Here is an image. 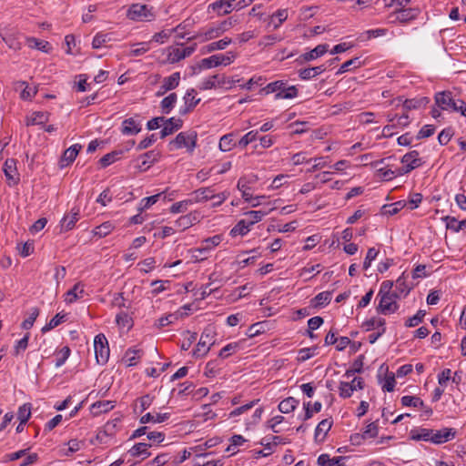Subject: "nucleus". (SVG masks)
Returning <instances> with one entry per match:
<instances>
[{
    "mask_svg": "<svg viewBox=\"0 0 466 466\" xmlns=\"http://www.w3.org/2000/svg\"><path fill=\"white\" fill-rule=\"evenodd\" d=\"M436 106L449 113H461L466 116V104L461 99H456L450 91H442L435 94Z\"/></svg>",
    "mask_w": 466,
    "mask_h": 466,
    "instance_id": "obj_1",
    "label": "nucleus"
},
{
    "mask_svg": "<svg viewBox=\"0 0 466 466\" xmlns=\"http://www.w3.org/2000/svg\"><path fill=\"white\" fill-rule=\"evenodd\" d=\"M354 370H347L343 375L347 380L350 381H340L339 386V394L341 398H350L354 391L362 390L364 386L363 379L360 377H354Z\"/></svg>",
    "mask_w": 466,
    "mask_h": 466,
    "instance_id": "obj_2",
    "label": "nucleus"
},
{
    "mask_svg": "<svg viewBox=\"0 0 466 466\" xmlns=\"http://www.w3.org/2000/svg\"><path fill=\"white\" fill-rule=\"evenodd\" d=\"M196 47L197 44L186 47H184L183 44H179L177 46H169L167 48V60L171 64L177 63L180 60L189 56L196 50Z\"/></svg>",
    "mask_w": 466,
    "mask_h": 466,
    "instance_id": "obj_3",
    "label": "nucleus"
},
{
    "mask_svg": "<svg viewBox=\"0 0 466 466\" xmlns=\"http://www.w3.org/2000/svg\"><path fill=\"white\" fill-rule=\"evenodd\" d=\"M94 350L96 359L98 364H105L109 358L108 342L104 334H98L94 339Z\"/></svg>",
    "mask_w": 466,
    "mask_h": 466,
    "instance_id": "obj_4",
    "label": "nucleus"
},
{
    "mask_svg": "<svg viewBox=\"0 0 466 466\" xmlns=\"http://www.w3.org/2000/svg\"><path fill=\"white\" fill-rule=\"evenodd\" d=\"M215 331L212 327H208L202 332L200 339L194 350L196 357L205 356L210 350V346L214 343Z\"/></svg>",
    "mask_w": 466,
    "mask_h": 466,
    "instance_id": "obj_5",
    "label": "nucleus"
},
{
    "mask_svg": "<svg viewBox=\"0 0 466 466\" xmlns=\"http://www.w3.org/2000/svg\"><path fill=\"white\" fill-rule=\"evenodd\" d=\"M380 302L378 305V311L384 314H392L399 309L396 299L400 298L395 292L392 294H378Z\"/></svg>",
    "mask_w": 466,
    "mask_h": 466,
    "instance_id": "obj_6",
    "label": "nucleus"
},
{
    "mask_svg": "<svg viewBox=\"0 0 466 466\" xmlns=\"http://www.w3.org/2000/svg\"><path fill=\"white\" fill-rule=\"evenodd\" d=\"M402 166L399 167V174L405 175L422 165L421 158L417 151L405 154L401 158Z\"/></svg>",
    "mask_w": 466,
    "mask_h": 466,
    "instance_id": "obj_7",
    "label": "nucleus"
},
{
    "mask_svg": "<svg viewBox=\"0 0 466 466\" xmlns=\"http://www.w3.org/2000/svg\"><path fill=\"white\" fill-rule=\"evenodd\" d=\"M176 148L186 147L188 151H193L196 146V135L194 133H179L172 142Z\"/></svg>",
    "mask_w": 466,
    "mask_h": 466,
    "instance_id": "obj_8",
    "label": "nucleus"
},
{
    "mask_svg": "<svg viewBox=\"0 0 466 466\" xmlns=\"http://www.w3.org/2000/svg\"><path fill=\"white\" fill-rule=\"evenodd\" d=\"M3 170L9 185H16L19 182L16 161L14 158L5 160Z\"/></svg>",
    "mask_w": 466,
    "mask_h": 466,
    "instance_id": "obj_9",
    "label": "nucleus"
},
{
    "mask_svg": "<svg viewBox=\"0 0 466 466\" xmlns=\"http://www.w3.org/2000/svg\"><path fill=\"white\" fill-rule=\"evenodd\" d=\"M221 35L218 27L216 25H213L209 27L202 28L199 30L195 35L189 37L188 40L191 39H198L199 42L204 43L215 38H218Z\"/></svg>",
    "mask_w": 466,
    "mask_h": 466,
    "instance_id": "obj_10",
    "label": "nucleus"
},
{
    "mask_svg": "<svg viewBox=\"0 0 466 466\" xmlns=\"http://www.w3.org/2000/svg\"><path fill=\"white\" fill-rule=\"evenodd\" d=\"M214 188L211 187H200L190 194L191 204L203 203L214 198Z\"/></svg>",
    "mask_w": 466,
    "mask_h": 466,
    "instance_id": "obj_11",
    "label": "nucleus"
},
{
    "mask_svg": "<svg viewBox=\"0 0 466 466\" xmlns=\"http://www.w3.org/2000/svg\"><path fill=\"white\" fill-rule=\"evenodd\" d=\"M456 431L451 428H443L441 430H432V439L431 442L434 444H441L452 440L455 437Z\"/></svg>",
    "mask_w": 466,
    "mask_h": 466,
    "instance_id": "obj_12",
    "label": "nucleus"
},
{
    "mask_svg": "<svg viewBox=\"0 0 466 466\" xmlns=\"http://www.w3.org/2000/svg\"><path fill=\"white\" fill-rule=\"evenodd\" d=\"M184 106L180 107V114L187 115L199 103L200 98H197V92L195 89L188 90L184 96Z\"/></svg>",
    "mask_w": 466,
    "mask_h": 466,
    "instance_id": "obj_13",
    "label": "nucleus"
},
{
    "mask_svg": "<svg viewBox=\"0 0 466 466\" xmlns=\"http://www.w3.org/2000/svg\"><path fill=\"white\" fill-rule=\"evenodd\" d=\"M86 295L85 286L83 283H76L71 289L64 295V300L67 304H72Z\"/></svg>",
    "mask_w": 466,
    "mask_h": 466,
    "instance_id": "obj_14",
    "label": "nucleus"
},
{
    "mask_svg": "<svg viewBox=\"0 0 466 466\" xmlns=\"http://www.w3.org/2000/svg\"><path fill=\"white\" fill-rule=\"evenodd\" d=\"M279 202V200H275L272 204L273 206L268 209V211L264 210H251L247 211L244 213L246 218L248 221V224L253 226L256 223L261 221L265 216H267L270 211L276 209L277 206L276 204Z\"/></svg>",
    "mask_w": 466,
    "mask_h": 466,
    "instance_id": "obj_15",
    "label": "nucleus"
},
{
    "mask_svg": "<svg viewBox=\"0 0 466 466\" xmlns=\"http://www.w3.org/2000/svg\"><path fill=\"white\" fill-rule=\"evenodd\" d=\"M148 9L145 5H132L127 11V17L132 20H143L148 17Z\"/></svg>",
    "mask_w": 466,
    "mask_h": 466,
    "instance_id": "obj_16",
    "label": "nucleus"
},
{
    "mask_svg": "<svg viewBox=\"0 0 466 466\" xmlns=\"http://www.w3.org/2000/svg\"><path fill=\"white\" fill-rule=\"evenodd\" d=\"M331 419L322 420L315 429L314 438L317 442H322L332 426Z\"/></svg>",
    "mask_w": 466,
    "mask_h": 466,
    "instance_id": "obj_17",
    "label": "nucleus"
},
{
    "mask_svg": "<svg viewBox=\"0 0 466 466\" xmlns=\"http://www.w3.org/2000/svg\"><path fill=\"white\" fill-rule=\"evenodd\" d=\"M82 147L79 144H75L68 147L63 154L60 159V165L62 167L69 166L74 162Z\"/></svg>",
    "mask_w": 466,
    "mask_h": 466,
    "instance_id": "obj_18",
    "label": "nucleus"
},
{
    "mask_svg": "<svg viewBox=\"0 0 466 466\" xmlns=\"http://www.w3.org/2000/svg\"><path fill=\"white\" fill-rule=\"evenodd\" d=\"M1 37L9 48L15 51L21 49L22 43L20 42L18 33L15 31H7L5 33H1Z\"/></svg>",
    "mask_w": 466,
    "mask_h": 466,
    "instance_id": "obj_19",
    "label": "nucleus"
},
{
    "mask_svg": "<svg viewBox=\"0 0 466 466\" xmlns=\"http://www.w3.org/2000/svg\"><path fill=\"white\" fill-rule=\"evenodd\" d=\"M254 180H249L247 177H240L237 184V188L241 192V196L245 201H251L253 195L251 193L250 184Z\"/></svg>",
    "mask_w": 466,
    "mask_h": 466,
    "instance_id": "obj_20",
    "label": "nucleus"
},
{
    "mask_svg": "<svg viewBox=\"0 0 466 466\" xmlns=\"http://www.w3.org/2000/svg\"><path fill=\"white\" fill-rule=\"evenodd\" d=\"M163 126L161 137H165L179 129L182 127V120L181 118H167V121H163Z\"/></svg>",
    "mask_w": 466,
    "mask_h": 466,
    "instance_id": "obj_21",
    "label": "nucleus"
},
{
    "mask_svg": "<svg viewBox=\"0 0 466 466\" xmlns=\"http://www.w3.org/2000/svg\"><path fill=\"white\" fill-rule=\"evenodd\" d=\"M299 91L295 86H289L287 82L279 88L278 95H275V99H292L296 97Z\"/></svg>",
    "mask_w": 466,
    "mask_h": 466,
    "instance_id": "obj_22",
    "label": "nucleus"
},
{
    "mask_svg": "<svg viewBox=\"0 0 466 466\" xmlns=\"http://www.w3.org/2000/svg\"><path fill=\"white\" fill-rule=\"evenodd\" d=\"M79 219V210L72 209L71 212L66 215L61 220V229L68 231L75 227V224Z\"/></svg>",
    "mask_w": 466,
    "mask_h": 466,
    "instance_id": "obj_23",
    "label": "nucleus"
},
{
    "mask_svg": "<svg viewBox=\"0 0 466 466\" xmlns=\"http://www.w3.org/2000/svg\"><path fill=\"white\" fill-rule=\"evenodd\" d=\"M170 417L169 413L148 412L140 418L142 424L146 423H161Z\"/></svg>",
    "mask_w": 466,
    "mask_h": 466,
    "instance_id": "obj_24",
    "label": "nucleus"
},
{
    "mask_svg": "<svg viewBox=\"0 0 466 466\" xmlns=\"http://www.w3.org/2000/svg\"><path fill=\"white\" fill-rule=\"evenodd\" d=\"M115 407L114 401L111 400H100L91 405V412L94 416H98L104 412L111 410Z\"/></svg>",
    "mask_w": 466,
    "mask_h": 466,
    "instance_id": "obj_25",
    "label": "nucleus"
},
{
    "mask_svg": "<svg viewBox=\"0 0 466 466\" xmlns=\"http://www.w3.org/2000/svg\"><path fill=\"white\" fill-rule=\"evenodd\" d=\"M141 130V124L135 118H126L122 124V131L125 135L132 136Z\"/></svg>",
    "mask_w": 466,
    "mask_h": 466,
    "instance_id": "obj_26",
    "label": "nucleus"
},
{
    "mask_svg": "<svg viewBox=\"0 0 466 466\" xmlns=\"http://www.w3.org/2000/svg\"><path fill=\"white\" fill-rule=\"evenodd\" d=\"M251 225L248 224V219H240L230 230L231 237L246 236L251 230Z\"/></svg>",
    "mask_w": 466,
    "mask_h": 466,
    "instance_id": "obj_27",
    "label": "nucleus"
},
{
    "mask_svg": "<svg viewBox=\"0 0 466 466\" xmlns=\"http://www.w3.org/2000/svg\"><path fill=\"white\" fill-rule=\"evenodd\" d=\"M232 43L231 38L224 37L218 41L212 42L202 48V53H211L216 50H224L228 45Z\"/></svg>",
    "mask_w": 466,
    "mask_h": 466,
    "instance_id": "obj_28",
    "label": "nucleus"
},
{
    "mask_svg": "<svg viewBox=\"0 0 466 466\" xmlns=\"http://www.w3.org/2000/svg\"><path fill=\"white\" fill-rule=\"evenodd\" d=\"M418 9H400L396 14L395 20L400 22V23H407L412 19H415L419 15Z\"/></svg>",
    "mask_w": 466,
    "mask_h": 466,
    "instance_id": "obj_29",
    "label": "nucleus"
},
{
    "mask_svg": "<svg viewBox=\"0 0 466 466\" xmlns=\"http://www.w3.org/2000/svg\"><path fill=\"white\" fill-rule=\"evenodd\" d=\"M432 429L418 428L410 431V439L413 441H431L432 439L431 435Z\"/></svg>",
    "mask_w": 466,
    "mask_h": 466,
    "instance_id": "obj_30",
    "label": "nucleus"
},
{
    "mask_svg": "<svg viewBox=\"0 0 466 466\" xmlns=\"http://www.w3.org/2000/svg\"><path fill=\"white\" fill-rule=\"evenodd\" d=\"M157 157L158 154L155 151H149L142 155L140 157L141 164L138 166L139 169L141 171H146L157 160Z\"/></svg>",
    "mask_w": 466,
    "mask_h": 466,
    "instance_id": "obj_31",
    "label": "nucleus"
},
{
    "mask_svg": "<svg viewBox=\"0 0 466 466\" xmlns=\"http://www.w3.org/2000/svg\"><path fill=\"white\" fill-rule=\"evenodd\" d=\"M329 46L327 44L319 45L313 48L310 52L305 53L301 56L304 61H311L321 56L328 51Z\"/></svg>",
    "mask_w": 466,
    "mask_h": 466,
    "instance_id": "obj_32",
    "label": "nucleus"
},
{
    "mask_svg": "<svg viewBox=\"0 0 466 466\" xmlns=\"http://www.w3.org/2000/svg\"><path fill=\"white\" fill-rule=\"evenodd\" d=\"M326 70L324 65L299 70V77L303 80L311 79Z\"/></svg>",
    "mask_w": 466,
    "mask_h": 466,
    "instance_id": "obj_33",
    "label": "nucleus"
},
{
    "mask_svg": "<svg viewBox=\"0 0 466 466\" xmlns=\"http://www.w3.org/2000/svg\"><path fill=\"white\" fill-rule=\"evenodd\" d=\"M298 405H299L298 400H296L293 397H288L279 402V410L281 413L288 414V413H290L291 411H293L298 407Z\"/></svg>",
    "mask_w": 466,
    "mask_h": 466,
    "instance_id": "obj_34",
    "label": "nucleus"
},
{
    "mask_svg": "<svg viewBox=\"0 0 466 466\" xmlns=\"http://www.w3.org/2000/svg\"><path fill=\"white\" fill-rule=\"evenodd\" d=\"M362 327L367 330H382V329H385V319L381 318H371L370 319H367L363 322Z\"/></svg>",
    "mask_w": 466,
    "mask_h": 466,
    "instance_id": "obj_35",
    "label": "nucleus"
},
{
    "mask_svg": "<svg viewBox=\"0 0 466 466\" xmlns=\"http://www.w3.org/2000/svg\"><path fill=\"white\" fill-rule=\"evenodd\" d=\"M15 89L16 91L20 90V97L22 99H30L32 98L35 94L36 91L34 88L29 87L25 82L18 81L15 83Z\"/></svg>",
    "mask_w": 466,
    "mask_h": 466,
    "instance_id": "obj_36",
    "label": "nucleus"
},
{
    "mask_svg": "<svg viewBox=\"0 0 466 466\" xmlns=\"http://www.w3.org/2000/svg\"><path fill=\"white\" fill-rule=\"evenodd\" d=\"M406 282L407 277L405 276V273H402V275L396 280L395 293L398 294L399 297L404 298L409 294L410 288Z\"/></svg>",
    "mask_w": 466,
    "mask_h": 466,
    "instance_id": "obj_37",
    "label": "nucleus"
},
{
    "mask_svg": "<svg viewBox=\"0 0 466 466\" xmlns=\"http://www.w3.org/2000/svg\"><path fill=\"white\" fill-rule=\"evenodd\" d=\"M180 80V74L178 72L173 73L171 76L164 78L161 88L164 92L176 88Z\"/></svg>",
    "mask_w": 466,
    "mask_h": 466,
    "instance_id": "obj_38",
    "label": "nucleus"
},
{
    "mask_svg": "<svg viewBox=\"0 0 466 466\" xmlns=\"http://www.w3.org/2000/svg\"><path fill=\"white\" fill-rule=\"evenodd\" d=\"M429 98L426 96L420 98L406 99L403 103V107L407 110L416 109L425 106L429 103Z\"/></svg>",
    "mask_w": 466,
    "mask_h": 466,
    "instance_id": "obj_39",
    "label": "nucleus"
},
{
    "mask_svg": "<svg viewBox=\"0 0 466 466\" xmlns=\"http://www.w3.org/2000/svg\"><path fill=\"white\" fill-rule=\"evenodd\" d=\"M28 46L31 48H36L38 50H41L45 53H49L51 50V46L48 42L42 41L35 37H28L26 38Z\"/></svg>",
    "mask_w": 466,
    "mask_h": 466,
    "instance_id": "obj_40",
    "label": "nucleus"
},
{
    "mask_svg": "<svg viewBox=\"0 0 466 466\" xmlns=\"http://www.w3.org/2000/svg\"><path fill=\"white\" fill-rule=\"evenodd\" d=\"M222 241V237L220 235H215L211 238H208L202 241L201 248L204 251L208 254L215 247L218 246Z\"/></svg>",
    "mask_w": 466,
    "mask_h": 466,
    "instance_id": "obj_41",
    "label": "nucleus"
},
{
    "mask_svg": "<svg viewBox=\"0 0 466 466\" xmlns=\"http://www.w3.org/2000/svg\"><path fill=\"white\" fill-rule=\"evenodd\" d=\"M332 293L329 291H323L319 293L311 301L314 307H323L329 304L331 300Z\"/></svg>",
    "mask_w": 466,
    "mask_h": 466,
    "instance_id": "obj_42",
    "label": "nucleus"
},
{
    "mask_svg": "<svg viewBox=\"0 0 466 466\" xmlns=\"http://www.w3.org/2000/svg\"><path fill=\"white\" fill-rule=\"evenodd\" d=\"M226 84L225 76H220L219 75H214L208 78H207L203 83V88L205 90L211 89L216 87L217 86H223Z\"/></svg>",
    "mask_w": 466,
    "mask_h": 466,
    "instance_id": "obj_43",
    "label": "nucleus"
},
{
    "mask_svg": "<svg viewBox=\"0 0 466 466\" xmlns=\"http://www.w3.org/2000/svg\"><path fill=\"white\" fill-rule=\"evenodd\" d=\"M361 433L362 439L364 440H370L376 438L379 433L378 423L376 421H373L367 424Z\"/></svg>",
    "mask_w": 466,
    "mask_h": 466,
    "instance_id": "obj_44",
    "label": "nucleus"
},
{
    "mask_svg": "<svg viewBox=\"0 0 466 466\" xmlns=\"http://www.w3.org/2000/svg\"><path fill=\"white\" fill-rule=\"evenodd\" d=\"M189 255V262L198 263L207 259L208 254L204 251V249L199 247L197 248H191L188 251Z\"/></svg>",
    "mask_w": 466,
    "mask_h": 466,
    "instance_id": "obj_45",
    "label": "nucleus"
},
{
    "mask_svg": "<svg viewBox=\"0 0 466 466\" xmlns=\"http://www.w3.org/2000/svg\"><path fill=\"white\" fill-rule=\"evenodd\" d=\"M184 315V312L181 310H177L174 313H170L165 317H162L159 319L158 323L160 327H165L169 324L175 323L177 320H178L180 318H182Z\"/></svg>",
    "mask_w": 466,
    "mask_h": 466,
    "instance_id": "obj_46",
    "label": "nucleus"
},
{
    "mask_svg": "<svg viewBox=\"0 0 466 466\" xmlns=\"http://www.w3.org/2000/svg\"><path fill=\"white\" fill-rule=\"evenodd\" d=\"M218 66H220V62H218V55H214L209 57L203 58L198 64V70H201V69H208V68H211V67Z\"/></svg>",
    "mask_w": 466,
    "mask_h": 466,
    "instance_id": "obj_47",
    "label": "nucleus"
},
{
    "mask_svg": "<svg viewBox=\"0 0 466 466\" xmlns=\"http://www.w3.org/2000/svg\"><path fill=\"white\" fill-rule=\"evenodd\" d=\"M114 228V226L112 223L106 221L99 225L98 227L95 228L93 230V234L95 236H97L99 238H103L107 236Z\"/></svg>",
    "mask_w": 466,
    "mask_h": 466,
    "instance_id": "obj_48",
    "label": "nucleus"
},
{
    "mask_svg": "<svg viewBox=\"0 0 466 466\" xmlns=\"http://www.w3.org/2000/svg\"><path fill=\"white\" fill-rule=\"evenodd\" d=\"M111 40V36L109 34H105L102 32L97 33L92 42V46L95 49L100 48L104 46L107 42Z\"/></svg>",
    "mask_w": 466,
    "mask_h": 466,
    "instance_id": "obj_49",
    "label": "nucleus"
},
{
    "mask_svg": "<svg viewBox=\"0 0 466 466\" xmlns=\"http://www.w3.org/2000/svg\"><path fill=\"white\" fill-rule=\"evenodd\" d=\"M377 176L381 179L390 180L395 177L401 176V174H399V168L392 170L390 168L381 167L377 170Z\"/></svg>",
    "mask_w": 466,
    "mask_h": 466,
    "instance_id": "obj_50",
    "label": "nucleus"
},
{
    "mask_svg": "<svg viewBox=\"0 0 466 466\" xmlns=\"http://www.w3.org/2000/svg\"><path fill=\"white\" fill-rule=\"evenodd\" d=\"M38 315H39V309L37 308L30 309L29 312H28V317L22 322L21 327L24 329H31Z\"/></svg>",
    "mask_w": 466,
    "mask_h": 466,
    "instance_id": "obj_51",
    "label": "nucleus"
},
{
    "mask_svg": "<svg viewBox=\"0 0 466 466\" xmlns=\"http://www.w3.org/2000/svg\"><path fill=\"white\" fill-rule=\"evenodd\" d=\"M163 193H158L151 197L144 198L141 199L138 210L143 211L148 209L152 205L157 203Z\"/></svg>",
    "mask_w": 466,
    "mask_h": 466,
    "instance_id": "obj_52",
    "label": "nucleus"
},
{
    "mask_svg": "<svg viewBox=\"0 0 466 466\" xmlns=\"http://www.w3.org/2000/svg\"><path fill=\"white\" fill-rule=\"evenodd\" d=\"M149 446L150 445H148L147 443H143V442L137 443L130 450V454L132 456L144 455L145 458H147L150 455V453L147 451Z\"/></svg>",
    "mask_w": 466,
    "mask_h": 466,
    "instance_id": "obj_53",
    "label": "nucleus"
},
{
    "mask_svg": "<svg viewBox=\"0 0 466 466\" xmlns=\"http://www.w3.org/2000/svg\"><path fill=\"white\" fill-rule=\"evenodd\" d=\"M284 85V81L277 80L268 84L265 87L260 90V93L264 95L275 94L278 95L279 88Z\"/></svg>",
    "mask_w": 466,
    "mask_h": 466,
    "instance_id": "obj_54",
    "label": "nucleus"
},
{
    "mask_svg": "<svg viewBox=\"0 0 466 466\" xmlns=\"http://www.w3.org/2000/svg\"><path fill=\"white\" fill-rule=\"evenodd\" d=\"M381 388L384 391H393L396 384L395 376L393 373H389L380 381Z\"/></svg>",
    "mask_w": 466,
    "mask_h": 466,
    "instance_id": "obj_55",
    "label": "nucleus"
},
{
    "mask_svg": "<svg viewBox=\"0 0 466 466\" xmlns=\"http://www.w3.org/2000/svg\"><path fill=\"white\" fill-rule=\"evenodd\" d=\"M361 66V62L360 61L359 57H354L352 59H350L343 63L341 66L339 67V71L337 72V75H341L345 72H348L350 70L351 66L354 68H358Z\"/></svg>",
    "mask_w": 466,
    "mask_h": 466,
    "instance_id": "obj_56",
    "label": "nucleus"
},
{
    "mask_svg": "<svg viewBox=\"0 0 466 466\" xmlns=\"http://www.w3.org/2000/svg\"><path fill=\"white\" fill-rule=\"evenodd\" d=\"M177 100V95L172 93L161 101V107L164 114H168Z\"/></svg>",
    "mask_w": 466,
    "mask_h": 466,
    "instance_id": "obj_57",
    "label": "nucleus"
},
{
    "mask_svg": "<svg viewBox=\"0 0 466 466\" xmlns=\"http://www.w3.org/2000/svg\"><path fill=\"white\" fill-rule=\"evenodd\" d=\"M191 205L189 198L176 202L170 207V212L174 214L186 212Z\"/></svg>",
    "mask_w": 466,
    "mask_h": 466,
    "instance_id": "obj_58",
    "label": "nucleus"
},
{
    "mask_svg": "<svg viewBox=\"0 0 466 466\" xmlns=\"http://www.w3.org/2000/svg\"><path fill=\"white\" fill-rule=\"evenodd\" d=\"M17 416L21 424H25L31 416V405L29 403L22 405L18 410Z\"/></svg>",
    "mask_w": 466,
    "mask_h": 466,
    "instance_id": "obj_59",
    "label": "nucleus"
},
{
    "mask_svg": "<svg viewBox=\"0 0 466 466\" xmlns=\"http://www.w3.org/2000/svg\"><path fill=\"white\" fill-rule=\"evenodd\" d=\"M219 366L216 360L208 361L205 367L204 374L208 378H214L218 374Z\"/></svg>",
    "mask_w": 466,
    "mask_h": 466,
    "instance_id": "obj_60",
    "label": "nucleus"
},
{
    "mask_svg": "<svg viewBox=\"0 0 466 466\" xmlns=\"http://www.w3.org/2000/svg\"><path fill=\"white\" fill-rule=\"evenodd\" d=\"M194 220H196V218L193 217L191 214H187L185 216H181L177 220H176L175 224L178 228L186 229L194 224Z\"/></svg>",
    "mask_w": 466,
    "mask_h": 466,
    "instance_id": "obj_61",
    "label": "nucleus"
},
{
    "mask_svg": "<svg viewBox=\"0 0 466 466\" xmlns=\"http://www.w3.org/2000/svg\"><path fill=\"white\" fill-rule=\"evenodd\" d=\"M70 355V349L68 347H64L60 350H58L56 353V367L59 368L61 367L66 360L68 359Z\"/></svg>",
    "mask_w": 466,
    "mask_h": 466,
    "instance_id": "obj_62",
    "label": "nucleus"
},
{
    "mask_svg": "<svg viewBox=\"0 0 466 466\" xmlns=\"http://www.w3.org/2000/svg\"><path fill=\"white\" fill-rule=\"evenodd\" d=\"M233 146H235V143L231 134L223 136L219 140V148L224 152L229 151Z\"/></svg>",
    "mask_w": 466,
    "mask_h": 466,
    "instance_id": "obj_63",
    "label": "nucleus"
},
{
    "mask_svg": "<svg viewBox=\"0 0 466 466\" xmlns=\"http://www.w3.org/2000/svg\"><path fill=\"white\" fill-rule=\"evenodd\" d=\"M239 348H240V345L238 342L229 343L221 349V350L219 352V357L228 358L232 353L237 352L239 350Z\"/></svg>",
    "mask_w": 466,
    "mask_h": 466,
    "instance_id": "obj_64",
    "label": "nucleus"
}]
</instances>
